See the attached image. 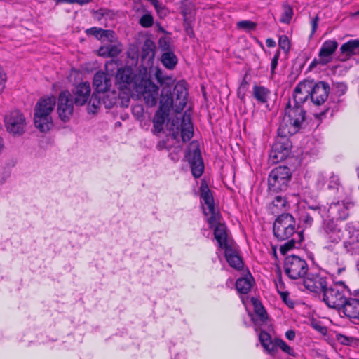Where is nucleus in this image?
Wrapping results in <instances>:
<instances>
[{
    "label": "nucleus",
    "instance_id": "nucleus-22",
    "mask_svg": "<svg viewBox=\"0 0 359 359\" xmlns=\"http://www.w3.org/2000/svg\"><path fill=\"white\" fill-rule=\"evenodd\" d=\"M338 43L335 41H327L323 43L319 52V62L325 65L332 60L333 53L335 52Z\"/></svg>",
    "mask_w": 359,
    "mask_h": 359
},
{
    "label": "nucleus",
    "instance_id": "nucleus-24",
    "mask_svg": "<svg viewBox=\"0 0 359 359\" xmlns=\"http://www.w3.org/2000/svg\"><path fill=\"white\" fill-rule=\"evenodd\" d=\"M252 277L250 273H246L244 277L239 278L236 284L237 290L242 294L248 293L252 285Z\"/></svg>",
    "mask_w": 359,
    "mask_h": 359
},
{
    "label": "nucleus",
    "instance_id": "nucleus-39",
    "mask_svg": "<svg viewBox=\"0 0 359 359\" xmlns=\"http://www.w3.org/2000/svg\"><path fill=\"white\" fill-rule=\"evenodd\" d=\"M6 81V76L3 72L2 67L0 66V95L4 89Z\"/></svg>",
    "mask_w": 359,
    "mask_h": 359
},
{
    "label": "nucleus",
    "instance_id": "nucleus-27",
    "mask_svg": "<svg viewBox=\"0 0 359 359\" xmlns=\"http://www.w3.org/2000/svg\"><path fill=\"white\" fill-rule=\"evenodd\" d=\"M161 62L168 69H173L177 62L176 56L170 51H166L161 56Z\"/></svg>",
    "mask_w": 359,
    "mask_h": 359
},
{
    "label": "nucleus",
    "instance_id": "nucleus-14",
    "mask_svg": "<svg viewBox=\"0 0 359 359\" xmlns=\"http://www.w3.org/2000/svg\"><path fill=\"white\" fill-rule=\"evenodd\" d=\"M290 149L291 143L287 136L278 135L269 155L272 163H276L285 159L290 154Z\"/></svg>",
    "mask_w": 359,
    "mask_h": 359
},
{
    "label": "nucleus",
    "instance_id": "nucleus-31",
    "mask_svg": "<svg viewBox=\"0 0 359 359\" xmlns=\"http://www.w3.org/2000/svg\"><path fill=\"white\" fill-rule=\"evenodd\" d=\"M259 341L267 351L271 352L273 350L274 346L272 344L271 337L268 333L263 331L261 332L259 334Z\"/></svg>",
    "mask_w": 359,
    "mask_h": 359
},
{
    "label": "nucleus",
    "instance_id": "nucleus-6",
    "mask_svg": "<svg viewBox=\"0 0 359 359\" xmlns=\"http://www.w3.org/2000/svg\"><path fill=\"white\" fill-rule=\"evenodd\" d=\"M71 94L74 104L77 106L86 104L89 113L95 114L101 105V101L95 93H92L90 85L88 82L76 85Z\"/></svg>",
    "mask_w": 359,
    "mask_h": 359
},
{
    "label": "nucleus",
    "instance_id": "nucleus-32",
    "mask_svg": "<svg viewBox=\"0 0 359 359\" xmlns=\"http://www.w3.org/2000/svg\"><path fill=\"white\" fill-rule=\"evenodd\" d=\"M293 16V9L291 6L285 5L283 6V13L280 18L281 22L289 24Z\"/></svg>",
    "mask_w": 359,
    "mask_h": 359
},
{
    "label": "nucleus",
    "instance_id": "nucleus-33",
    "mask_svg": "<svg viewBox=\"0 0 359 359\" xmlns=\"http://www.w3.org/2000/svg\"><path fill=\"white\" fill-rule=\"evenodd\" d=\"M149 1L155 8L157 13L160 17H163L165 15L164 6L158 2V0H147Z\"/></svg>",
    "mask_w": 359,
    "mask_h": 359
},
{
    "label": "nucleus",
    "instance_id": "nucleus-4",
    "mask_svg": "<svg viewBox=\"0 0 359 359\" xmlns=\"http://www.w3.org/2000/svg\"><path fill=\"white\" fill-rule=\"evenodd\" d=\"M56 100L53 96L40 98L34 108L33 121L35 127L41 132H47L53 126V114Z\"/></svg>",
    "mask_w": 359,
    "mask_h": 359
},
{
    "label": "nucleus",
    "instance_id": "nucleus-20",
    "mask_svg": "<svg viewBox=\"0 0 359 359\" xmlns=\"http://www.w3.org/2000/svg\"><path fill=\"white\" fill-rule=\"evenodd\" d=\"M311 83L309 81H304L299 83L294 91V106H299L304 103L309 96L311 97Z\"/></svg>",
    "mask_w": 359,
    "mask_h": 359
},
{
    "label": "nucleus",
    "instance_id": "nucleus-51",
    "mask_svg": "<svg viewBox=\"0 0 359 359\" xmlns=\"http://www.w3.org/2000/svg\"><path fill=\"white\" fill-rule=\"evenodd\" d=\"M347 216H348V213L344 212L341 217L343 219H346L347 217Z\"/></svg>",
    "mask_w": 359,
    "mask_h": 359
},
{
    "label": "nucleus",
    "instance_id": "nucleus-17",
    "mask_svg": "<svg viewBox=\"0 0 359 359\" xmlns=\"http://www.w3.org/2000/svg\"><path fill=\"white\" fill-rule=\"evenodd\" d=\"M306 288L313 292H323L327 289L326 279L317 275L309 274L304 280Z\"/></svg>",
    "mask_w": 359,
    "mask_h": 359
},
{
    "label": "nucleus",
    "instance_id": "nucleus-44",
    "mask_svg": "<svg viewBox=\"0 0 359 359\" xmlns=\"http://www.w3.org/2000/svg\"><path fill=\"white\" fill-rule=\"evenodd\" d=\"M280 296L283 299V300L287 304H288L290 306H292V304H290V302L288 301V299H287V294L286 292H280Z\"/></svg>",
    "mask_w": 359,
    "mask_h": 359
},
{
    "label": "nucleus",
    "instance_id": "nucleus-35",
    "mask_svg": "<svg viewBox=\"0 0 359 359\" xmlns=\"http://www.w3.org/2000/svg\"><path fill=\"white\" fill-rule=\"evenodd\" d=\"M238 27L240 29L246 30V31H250L255 28L256 24L250 22V21H241L238 22L237 24Z\"/></svg>",
    "mask_w": 359,
    "mask_h": 359
},
{
    "label": "nucleus",
    "instance_id": "nucleus-43",
    "mask_svg": "<svg viewBox=\"0 0 359 359\" xmlns=\"http://www.w3.org/2000/svg\"><path fill=\"white\" fill-rule=\"evenodd\" d=\"M160 46L166 52L168 49V46L167 45V42L165 39H161L159 41Z\"/></svg>",
    "mask_w": 359,
    "mask_h": 359
},
{
    "label": "nucleus",
    "instance_id": "nucleus-19",
    "mask_svg": "<svg viewBox=\"0 0 359 359\" xmlns=\"http://www.w3.org/2000/svg\"><path fill=\"white\" fill-rule=\"evenodd\" d=\"M310 94L312 102L317 105H320L328 97L329 86L325 82H320L311 87Z\"/></svg>",
    "mask_w": 359,
    "mask_h": 359
},
{
    "label": "nucleus",
    "instance_id": "nucleus-2",
    "mask_svg": "<svg viewBox=\"0 0 359 359\" xmlns=\"http://www.w3.org/2000/svg\"><path fill=\"white\" fill-rule=\"evenodd\" d=\"M201 196L203 212L210 226L215 228V238L220 248L225 249L236 244L229 236L226 226L221 222L219 210L215 206L212 195L205 182H202L201 185Z\"/></svg>",
    "mask_w": 359,
    "mask_h": 359
},
{
    "label": "nucleus",
    "instance_id": "nucleus-49",
    "mask_svg": "<svg viewBox=\"0 0 359 359\" xmlns=\"http://www.w3.org/2000/svg\"><path fill=\"white\" fill-rule=\"evenodd\" d=\"M341 343L344 344H348L349 343V339L347 337H341Z\"/></svg>",
    "mask_w": 359,
    "mask_h": 359
},
{
    "label": "nucleus",
    "instance_id": "nucleus-10",
    "mask_svg": "<svg viewBox=\"0 0 359 359\" xmlns=\"http://www.w3.org/2000/svg\"><path fill=\"white\" fill-rule=\"evenodd\" d=\"M291 173L287 167L280 166L273 169L269 177V188L273 191L285 189L290 180Z\"/></svg>",
    "mask_w": 359,
    "mask_h": 359
},
{
    "label": "nucleus",
    "instance_id": "nucleus-34",
    "mask_svg": "<svg viewBox=\"0 0 359 359\" xmlns=\"http://www.w3.org/2000/svg\"><path fill=\"white\" fill-rule=\"evenodd\" d=\"M153 17L150 14L144 15L140 20V23L144 27H149L153 25Z\"/></svg>",
    "mask_w": 359,
    "mask_h": 359
},
{
    "label": "nucleus",
    "instance_id": "nucleus-29",
    "mask_svg": "<svg viewBox=\"0 0 359 359\" xmlns=\"http://www.w3.org/2000/svg\"><path fill=\"white\" fill-rule=\"evenodd\" d=\"M251 302L254 308V311L256 313L257 316L259 318V320L260 321H264L265 319L266 318V311L262 305L258 300L254 298L251 299Z\"/></svg>",
    "mask_w": 359,
    "mask_h": 359
},
{
    "label": "nucleus",
    "instance_id": "nucleus-46",
    "mask_svg": "<svg viewBox=\"0 0 359 359\" xmlns=\"http://www.w3.org/2000/svg\"><path fill=\"white\" fill-rule=\"evenodd\" d=\"M266 43L269 47H273L276 45V42L271 39H268Z\"/></svg>",
    "mask_w": 359,
    "mask_h": 359
},
{
    "label": "nucleus",
    "instance_id": "nucleus-12",
    "mask_svg": "<svg viewBox=\"0 0 359 359\" xmlns=\"http://www.w3.org/2000/svg\"><path fill=\"white\" fill-rule=\"evenodd\" d=\"M285 273L291 279H298L307 273L308 266L305 260L297 256H288L284 264Z\"/></svg>",
    "mask_w": 359,
    "mask_h": 359
},
{
    "label": "nucleus",
    "instance_id": "nucleus-52",
    "mask_svg": "<svg viewBox=\"0 0 359 359\" xmlns=\"http://www.w3.org/2000/svg\"><path fill=\"white\" fill-rule=\"evenodd\" d=\"M358 13L359 14V11L358 12Z\"/></svg>",
    "mask_w": 359,
    "mask_h": 359
},
{
    "label": "nucleus",
    "instance_id": "nucleus-50",
    "mask_svg": "<svg viewBox=\"0 0 359 359\" xmlns=\"http://www.w3.org/2000/svg\"><path fill=\"white\" fill-rule=\"evenodd\" d=\"M3 147H4L3 140H2V139L0 137V153L1 152V151H2V149H3Z\"/></svg>",
    "mask_w": 359,
    "mask_h": 359
},
{
    "label": "nucleus",
    "instance_id": "nucleus-48",
    "mask_svg": "<svg viewBox=\"0 0 359 359\" xmlns=\"http://www.w3.org/2000/svg\"><path fill=\"white\" fill-rule=\"evenodd\" d=\"M318 18L316 17L313 21V32H314L317 28Z\"/></svg>",
    "mask_w": 359,
    "mask_h": 359
},
{
    "label": "nucleus",
    "instance_id": "nucleus-37",
    "mask_svg": "<svg viewBox=\"0 0 359 359\" xmlns=\"http://www.w3.org/2000/svg\"><path fill=\"white\" fill-rule=\"evenodd\" d=\"M294 245V242L293 240L289 241L285 243L283 245L280 246V250L282 254H285L288 250L292 249Z\"/></svg>",
    "mask_w": 359,
    "mask_h": 359
},
{
    "label": "nucleus",
    "instance_id": "nucleus-16",
    "mask_svg": "<svg viewBox=\"0 0 359 359\" xmlns=\"http://www.w3.org/2000/svg\"><path fill=\"white\" fill-rule=\"evenodd\" d=\"M111 37H107L103 45L98 49L97 55L102 57H116L122 50V45L119 43L113 32Z\"/></svg>",
    "mask_w": 359,
    "mask_h": 359
},
{
    "label": "nucleus",
    "instance_id": "nucleus-13",
    "mask_svg": "<svg viewBox=\"0 0 359 359\" xmlns=\"http://www.w3.org/2000/svg\"><path fill=\"white\" fill-rule=\"evenodd\" d=\"M74 100L69 91H62L60 93L57 100V111L59 118L64 122L68 121L74 114Z\"/></svg>",
    "mask_w": 359,
    "mask_h": 359
},
{
    "label": "nucleus",
    "instance_id": "nucleus-18",
    "mask_svg": "<svg viewBox=\"0 0 359 359\" xmlns=\"http://www.w3.org/2000/svg\"><path fill=\"white\" fill-rule=\"evenodd\" d=\"M155 46L152 41L146 39L142 47L141 59L143 62L144 68L142 71L147 72V68H150L153 65L155 55Z\"/></svg>",
    "mask_w": 359,
    "mask_h": 359
},
{
    "label": "nucleus",
    "instance_id": "nucleus-40",
    "mask_svg": "<svg viewBox=\"0 0 359 359\" xmlns=\"http://www.w3.org/2000/svg\"><path fill=\"white\" fill-rule=\"evenodd\" d=\"M57 3L67 2V3H78L80 5H83L91 1V0H55Z\"/></svg>",
    "mask_w": 359,
    "mask_h": 359
},
{
    "label": "nucleus",
    "instance_id": "nucleus-7",
    "mask_svg": "<svg viewBox=\"0 0 359 359\" xmlns=\"http://www.w3.org/2000/svg\"><path fill=\"white\" fill-rule=\"evenodd\" d=\"M143 74L144 71H140L139 74H136L130 67L118 69L115 78L116 86L120 91L118 93L121 94V97L123 98L124 95L128 96L133 93Z\"/></svg>",
    "mask_w": 359,
    "mask_h": 359
},
{
    "label": "nucleus",
    "instance_id": "nucleus-42",
    "mask_svg": "<svg viewBox=\"0 0 359 359\" xmlns=\"http://www.w3.org/2000/svg\"><path fill=\"white\" fill-rule=\"evenodd\" d=\"M278 57H279V51H277L276 54L275 55L273 59L272 60V62H271V69H272V71L276 67V65H277V63H278Z\"/></svg>",
    "mask_w": 359,
    "mask_h": 359
},
{
    "label": "nucleus",
    "instance_id": "nucleus-15",
    "mask_svg": "<svg viewBox=\"0 0 359 359\" xmlns=\"http://www.w3.org/2000/svg\"><path fill=\"white\" fill-rule=\"evenodd\" d=\"M187 157L191 165L193 175L195 177H199L203 172L204 165L198 142H193L191 143Z\"/></svg>",
    "mask_w": 359,
    "mask_h": 359
},
{
    "label": "nucleus",
    "instance_id": "nucleus-38",
    "mask_svg": "<svg viewBox=\"0 0 359 359\" xmlns=\"http://www.w3.org/2000/svg\"><path fill=\"white\" fill-rule=\"evenodd\" d=\"M276 346L280 348L283 351L291 354V348L288 346L283 341L277 340L276 341Z\"/></svg>",
    "mask_w": 359,
    "mask_h": 359
},
{
    "label": "nucleus",
    "instance_id": "nucleus-45",
    "mask_svg": "<svg viewBox=\"0 0 359 359\" xmlns=\"http://www.w3.org/2000/svg\"><path fill=\"white\" fill-rule=\"evenodd\" d=\"M286 337L288 339L292 340L295 337V333L292 330H289L286 332Z\"/></svg>",
    "mask_w": 359,
    "mask_h": 359
},
{
    "label": "nucleus",
    "instance_id": "nucleus-28",
    "mask_svg": "<svg viewBox=\"0 0 359 359\" xmlns=\"http://www.w3.org/2000/svg\"><path fill=\"white\" fill-rule=\"evenodd\" d=\"M253 94L255 97L259 102L265 103L267 102L270 92L263 86H255L253 89Z\"/></svg>",
    "mask_w": 359,
    "mask_h": 359
},
{
    "label": "nucleus",
    "instance_id": "nucleus-36",
    "mask_svg": "<svg viewBox=\"0 0 359 359\" xmlns=\"http://www.w3.org/2000/svg\"><path fill=\"white\" fill-rule=\"evenodd\" d=\"M279 47L280 48L287 51L290 48V41L286 36H281L279 38Z\"/></svg>",
    "mask_w": 359,
    "mask_h": 359
},
{
    "label": "nucleus",
    "instance_id": "nucleus-23",
    "mask_svg": "<svg viewBox=\"0 0 359 359\" xmlns=\"http://www.w3.org/2000/svg\"><path fill=\"white\" fill-rule=\"evenodd\" d=\"M338 310L350 318H359V301L347 298Z\"/></svg>",
    "mask_w": 359,
    "mask_h": 359
},
{
    "label": "nucleus",
    "instance_id": "nucleus-21",
    "mask_svg": "<svg viewBox=\"0 0 359 359\" xmlns=\"http://www.w3.org/2000/svg\"><path fill=\"white\" fill-rule=\"evenodd\" d=\"M225 257L229 264L236 270H241L243 267V262L238 253L236 244L224 249Z\"/></svg>",
    "mask_w": 359,
    "mask_h": 359
},
{
    "label": "nucleus",
    "instance_id": "nucleus-25",
    "mask_svg": "<svg viewBox=\"0 0 359 359\" xmlns=\"http://www.w3.org/2000/svg\"><path fill=\"white\" fill-rule=\"evenodd\" d=\"M359 47V41L353 40L341 46V60H346L351 55L355 54V50Z\"/></svg>",
    "mask_w": 359,
    "mask_h": 359
},
{
    "label": "nucleus",
    "instance_id": "nucleus-41",
    "mask_svg": "<svg viewBox=\"0 0 359 359\" xmlns=\"http://www.w3.org/2000/svg\"><path fill=\"white\" fill-rule=\"evenodd\" d=\"M183 15H184V21L187 23H190L192 21V20L194 19V15L191 11L188 12V11L184 10Z\"/></svg>",
    "mask_w": 359,
    "mask_h": 359
},
{
    "label": "nucleus",
    "instance_id": "nucleus-26",
    "mask_svg": "<svg viewBox=\"0 0 359 359\" xmlns=\"http://www.w3.org/2000/svg\"><path fill=\"white\" fill-rule=\"evenodd\" d=\"M87 34L93 35L102 42L105 41L107 37H111V31L104 30L101 28L93 27L86 30Z\"/></svg>",
    "mask_w": 359,
    "mask_h": 359
},
{
    "label": "nucleus",
    "instance_id": "nucleus-1",
    "mask_svg": "<svg viewBox=\"0 0 359 359\" xmlns=\"http://www.w3.org/2000/svg\"><path fill=\"white\" fill-rule=\"evenodd\" d=\"M155 77L161 88L160 95L158 87L149 79L145 71L133 90L149 107L156 105L159 100L161 109L154 118L155 133L168 132L177 140L180 138L182 142L189 140L193 135V126L189 116L179 117L167 113L170 109L179 113L184 108L187 101L185 83L180 81L175 85V79L164 75L158 69L156 70Z\"/></svg>",
    "mask_w": 359,
    "mask_h": 359
},
{
    "label": "nucleus",
    "instance_id": "nucleus-5",
    "mask_svg": "<svg viewBox=\"0 0 359 359\" xmlns=\"http://www.w3.org/2000/svg\"><path fill=\"white\" fill-rule=\"evenodd\" d=\"M305 120L304 111L299 106L291 105L289 102L285 109L283 117L280 123L278 133L282 136L295 134Z\"/></svg>",
    "mask_w": 359,
    "mask_h": 359
},
{
    "label": "nucleus",
    "instance_id": "nucleus-11",
    "mask_svg": "<svg viewBox=\"0 0 359 359\" xmlns=\"http://www.w3.org/2000/svg\"><path fill=\"white\" fill-rule=\"evenodd\" d=\"M295 230V222L292 215H282L273 224L274 235L280 240H285L293 235Z\"/></svg>",
    "mask_w": 359,
    "mask_h": 359
},
{
    "label": "nucleus",
    "instance_id": "nucleus-30",
    "mask_svg": "<svg viewBox=\"0 0 359 359\" xmlns=\"http://www.w3.org/2000/svg\"><path fill=\"white\" fill-rule=\"evenodd\" d=\"M286 205V200L282 196H278L272 201L271 205V209L274 213H278L279 211L283 210Z\"/></svg>",
    "mask_w": 359,
    "mask_h": 359
},
{
    "label": "nucleus",
    "instance_id": "nucleus-9",
    "mask_svg": "<svg viewBox=\"0 0 359 359\" xmlns=\"http://www.w3.org/2000/svg\"><path fill=\"white\" fill-rule=\"evenodd\" d=\"M4 123L6 130L14 136L22 135L26 130L27 120L19 111H13L6 114Z\"/></svg>",
    "mask_w": 359,
    "mask_h": 359
},
{
    "label": "nucleus",
    "instance_id": "nucleus-8",
    "mask_svg": "<svg viewBox=\"0 0 359 359\" xmlns=\"http://www.w3.org/2000/svg\"><path fill=\"white\" fill-rule=\"evenodd\" d=\"M349 294V290L344 283H339L327 288L323 293V300L331 308L339 309Z\"/></svg>",
    "mask_w": 359,
    "mask_h": 359
},
{
    "label": "nucleus",
    "instance_id": "nucleus-47",
    "mask_svg": "<svg viewBox=\"0 0 359 359\" xmlns=\"http://www.w3.org/2000/svg\"><path fill=\"white\" fill-rule=\"evenodd\" d=\"M341 205H343L344 208L346 210H348L351 206H352V204L350 203H344V202H342L341 203Z\"/></svg>",
    "mask_w": 359,
    "mask_h": 359
},
{
    "label": "nucleus",
    "instance_id": "nucleus-3",
    "mask_svg": "<svg viewBox=\"0 0 359 359\" xmlns=\"http://www.w3.org/2000/svg\"><path fill=\"white\" fill-rule=\"evenodd\" d=\"M114 63H107L105 67L106 72H97L93 78V85L95 94L99 97L101 104L103 103L107 108H111L116 102L117 98L121 97L115 89H112V79L110 67Z\"/></svg>",
    "mask_w": 359,
    "mask_h": 359
}]
</instances>
